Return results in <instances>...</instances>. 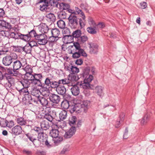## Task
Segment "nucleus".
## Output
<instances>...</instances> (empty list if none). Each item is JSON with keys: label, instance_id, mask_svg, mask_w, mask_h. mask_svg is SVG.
<instances>
[{"label": "nucleus", "instance_id": "1", "mask_svg": "<svg viewBox=\"0 0 155 155\" xmlns=\"http://www.w3.org/2000/svg\"><path fill=\"white\" fill-rule=\"evenodd\" d=\"M24 70L26 72L28 79L30 81L31 84L40 87H43L44 84L41 82L43 78L42 74L33 73L29 65L24 68Z\"/></svg>", "mask_w": 155, "mask_h": 155}, {"label": "nucleus", "instance_id": "2", "mask_svg": "<svg viewBox=\"0 0 155 155\" xmlns=\"http://www.w3.org/2000/svg\"><path fill=\"white\" fill-rule=\"evenodd\" d=\"M34 130L38 134V145H39L42 143H44L45 145L48 147L50 148L51 147V143L47 139L48 135L43 132L42 129L39 127H35Z\"/></svg>", "mask_w": 155, "mask_h": 155}, {"label": "nucleus", "instance_id": "3", "mask_svg": "<svg viewBox=\"0 0 155 155\" xmlns=\"http://www.w3.org/2000/svg\"><path fill=\"white\" fill-rule=\"evenodd\" d=\"M12 77L10 74L5 73L4 74L3 78L2 80L1 84L4 85L6 89H8L12 86Z\"/></svg>", "mask_w": 155, "mask_h": 155}, {"label": "nucleus", "instance_id": "4", "mask_svg": "<svg viewBox=\"0 0 155 155\" xmlns=\"http://www.w3.org/2000/svg\"><path fill=\"white\" fill-rule=\"evenodd\" d=\"M51 36H50L49 34H38L37 36L36 37V40H37L38 43L41 45H45L48 42V39L50 38Z\"/></svg>", "mask_w": 155, "mask_h": 155}, {"label": "nucleus", "instance_id": "5", "mask_svg": "<svg viewBox=\"0 0 155 155\" xmlns=\"http://www.w3.org/2000/svg\"><path fill=\"white\" fill-rule=\"evenodd\" d=\"M79 76L80 78L83 79L84 81L89 83L93 79V76L89 74V70L87 69H84L83 72L79 75Z\"/></svg>", "mask_w": 155, "mask_h": 155}, {"label": "nucleus", "instance_id": "6", "mask_svg": "<svg viewBox=\"0 0 155 155\" xmlns=\"http://www.w3.org/2000/svg\"><path fill=\"white\" fill-rule=\"evenodd\" d=\"M38 34L36 33L35 30L33 29L30 32H28V34L21 35L20 36L21 39L26 41H28L31 40V38H34L36 39V37Z\"/></svg>", "mask_w": 155, "mask_h": 155}, {"label": "nucleus", "instance_id": "7", "mask_svg": "<svg viewBox=\"0 0 155 155\" xmlns=\"http://www.w3.org/2000/svg\"><path fill=\"white\" fill-rule=\"evenodd\" d=\"M69 25L73 28H76L78 25V19L77 17L74 14H71L68 18Z\"/></svg>", "mask_w": 155, "mask_h": 155}, {"label": "nucleus", "instance_id": "8", "mask_svg": "<svg viewBox=\"0 0 155 155\" xmlns=\"http://www.w3.org/2000/svg\"><path fill=\"white\" fill-rule=\"evenodd\" d=\"M47 92L48 94L49 93L48 95L50 101L54 104H58L61 99L60 96L58 94L50 93L48 90H47Z\"/></svg>", "mask_w": 155, "mask_h": 155}, {"label": "nucleus", "instance_id": "9", "mask_svg": "<svg viewBox=\"0 0 155 155\" xmlns=\"http://www.w3.org/2000/svg\"><path fill=\"white\" fill-rule=\"evenodd\" d=\"M79 44L78 42H74L73 45L69 46L68 48V53L69 54H72L78 51L81 49Z\"/></svg>", "mask_w": 155, "mask_h": 155}, {"label": "nucleus", "instance_id": "10", "mask_svg": "<svg viewBox=\"0 0 155 155\" xmlns=\"http://www.w3.org/2000/svg\"><path fill=\"white\" fill-rule=\"evenodd\" d=\"M51 32V35L50 36H51V38H54V40L53 41L52 40L51 41L53 42L56 41L58 39L56 38H60V37H59L60 34V32L59 30L57 28H52L50 31V33Z\"/></svg>", "mask_w": 155, "mask_h": 155}, {"label": "nucleus", "instance_id": "11", "mask_svg": "<svg viewBox=\"0 0 155 155\" xmlns=\"http://www.w3.org/2000/svg\"><path fill=\"white\" fill-rule=\"evenodd\" d=\"M72 57L73 58L76 59L80 57L81 56L84 57L87 56V54L83 49H80L78 51L72 54Z\"/></svg>", "mask_w": 155, "mask_h": 155}, {"label": "nucleus", "instance_id": "12", "mask_svg": "<svg viewBox=\"0 0 155 155\" xmlns=\"http://www.w3.org/2000/svg\"><path fill=\"white\" fill-rule=\"evenodd\" d=\"M76 131V127L74 126H72L68 130L65 131L64 135V137L66 138H71L74 134Z\"/></svg>", "mask_w": 155, "mask_h": 155}, {"label": "nucleus", "instance_id": "13", "mask_svg": "<svg viewBox=\"0 0 155 155\" xmlns=\"http://www.w3.org/2000/svg\"><path fill=\"white\" fill-rule=\"evenodd\" d=\"M13 59L9 55H7L3 58L2 63L4 65L8 66L10 65L13 62Z\"/></svg>", "mask_w": 155, "mask_h": 155}, {"label": "nucleus", "instance_id": "14", "mask_svg": "<svg viewBox=\"0 0 155 155\" xmlns=\"http://www.w3.org/2000/svg\"><path fill=\"white\" fill-rule=\"evenodd\" d=\"M48 1H40L39 3H41L40 9L42 11H46L49 8Z\"/></svg>", "mask_w": 155, "mask_h": 155}, {"label": "nucleus", "instance_id": "15", "mask_svg": "<svg viewBox=\"0 0 155 155\" xmlns=\"http://www.w3.org/2000/svg\"><path fill=\"white\" fill-rule=\"evenodd\" d=\"M22 102L26 105H29L32 102V98L31 94L25 96L23 97Z\"/></svg>", "mask_w": 155, "mask_h": 155}, {"label": "nucleus", "instance_id": "16", "mask_svg": "<svg viewBox=\"0 0 155 155\" xmlns=\"http://www.w3.org/2000/svg\"><path fill=\"white\" fill-rule=\"evenodd\" d=\"M78 84L80 86L81 88L84 89H93V85H91L89 83L87 82H85L84 81L83 82H78Z\"/></svg>", "mask_w": 155, "mask_h": 155}, {"label": "nucleus", "instance_id": "17", "mask_svg": "<svg viewBox=\"0 0 155 155\" xmlns=\"http://www.w3.org/2000/svg\"><path fill=\"white\" fill-rule=\"evenodd\" d=\"M78 85H72L71 87L69 88L71 90L72 94L74 96L78 95L80 93V89Z\"/></svg>", "mask_w": 155, "mask_h": 155}, {"label": "nucleus", "instance_id": "18", "mask_svg": "<svg viewBox=\"0 0 155 155\" xmlns=\"http://www.w3.org/2000/svg\"><path fill=\"white\" fill-rule=\"evenodd\" d=\"M12 133L15 135L20 134L22 131V129L20 126L17 125L12 128Z\"/></svg>", "mask_w": 155, "mask_h": 155}, {"label": "nucleus", "instance_id": "19", "mask_svg": "<svg viewBox=\"0 0 155 155\" xmlns=\"http://www.w3.org/2000/svg\"><path fill=\"white\" fill-rule=\"evenodd\" d=\"M26 76V73L25 74V79L20 81L21 84L23 86V88H28L30 85L31 81L30 80H28Z\"/></svg>", "mask_w": 155, "mask_h": 155}, {"label": "nucleus", "instance_id": "20", "mask_svg": "<svg viewBox=\"0 0 155 155\" xmlns=\"http://www.w3.org/2000/svg\"><path fill=\"white\" fill-rule=\"evenodd\" d=\"M39 31L42 32V34L45 33V34H48L49 29L48 26L45 24L41 25L39 27Z\"/></svg>", "mask_w": 155, "mask_h": 155}, {"label": "nucleus", "instance_id": "21", "mask_svg": "<svg viewBox=\"0 0 155 155\" xmlns=\"http://www.w3.org/2000/svg\"><path fill=\"white\" fill-rule=\"evenodd\" d=\"M60 84H63V85H67L68 87V88L71 87V86L72 85V83L71 82H70V81L68 78V79L64 78L59 80Z\"/></svg>", "mask_w": 155, "mask_h": 155}, {"label": "nucleus", "instance_id": "22", "mask_svg": "<svg viewBox=\"0 0 155 155\" xmlns=\"http://www.w3.org/2000/svg\"><path fill=\"white\" fill-rule=\"evenodd\" d=\"M64 43L66 44H69L73 41V38L71 35H64L63 38Z\"/></svg>", "mask_w": 155, "mask_h": 155}, {"label": "nucleus", "instance_id": "23", "mask_svg": "<svg viewBox=\"0 0 155 155\" xmlns=\"http://www.w3.org/2000/svg\"><path fill=\"white\" fill-rule=\"evenodd\" d=\"M56 91L58 94L62 95H64L66 92V90L65 87L60 85L56 89Z\"/></svg>", "mask_w": 155, "mask_h": 155}, {"label": "nucleus", "instance_id": "24", "mask_svg": "<svg viewBox=\"0 0 155 155\" xmlns=\"http://www.w3.org/2000/svg\"><path fill=\"white\" fill-rule=\"evenodd\" d=\"M54 79L53 76H51V75L50 76L48 75L45 80L44 84L47 86L50 87Z\"/></svg>", "mask_w": 155, "mask_h": 155}, {"label": "nucleus", "instance_id": "25", "mask_svg": "<svg viewBox=\"0 0 155 155\" xmlns=\"http://www.w3.org/2000/svg\"><path fill=\"white\" fill-rule=\"evenodd\" d=\"M17 123L19 125L24 126L26 125L27 124V120L23 117H18L16 119Z\"/></svg>", "mask_w": 155, "mask_h": 155}, {"label": "nucleus", "instance_id": "26", "mask_svg": "<svg viewBox=\"0 0 155 155\" xmlns=\"http://www.w3.org/2000/svg\"><path fill=\"white\" fill-rule=\"evenodd\" d=\"M40 128L42 130H46L49 129L50 127L49 123L47 121L43 120L41 123Z\"/></svg>", "mask_w": 155, "mask_h": 155}, {"label": "nucleus", "instance_id": "27", "mask_svg": "<svg viewBox=\"0 0 155 155\" xmlns=\"http://www.w3.org/2000/svg\"><path fill=\"white\" fill-rule=\"evenodd\" d=\"M59 133L58 130L52 129L50 131V135L53 138H57L59 137Z\"/></svg>", "mask_w": 155, "mask_h": 155}, {"label": "nucleus", "instance_id": "28", "mask_svg": "<svg viewBox=\"0 0 155 155\" xmlns=\"http://www.w3.org/2000/svg\"><path fill=\"white\" fill-rule=\"evenodd\" d=\"M70 82H72V81H76L79 78H80L79 75L77 76L76 74H69L68 77Z\"/></svg>", "mask_w": 155, "mask_h": 155}, {"label": "nucleus", "instance_id": "29", "mask_svg": "<svg viewBox=\"0 0 155 155\" xmlns=\"http://www.w3.org/2000/svg\"><path fill=\"white\" fill-rule=\"evenodd\" d=\"M0 27L2 28H5L9 29L11 28V26L10 24L3 20H0Z\"/></svg>", "mask_w": 155, "mask_h": 155}, {"label": "nucleus", "instance_id": "30", "mask_svg": "<svg viewBox=\"0 0 155 155\" xmlns=\"http://www.w3.org/2000/svg\"><path fill=\"white\" fill-rule=\"evenodd\" d=\"M103 87L101 86H97L95 88V91L100 97L103 96Z\"/></svg>", "mask_w": 155, "mask_h": 155}, {"label": "nucleus", "instance_id": "31", "mask_svg": "<svg viewBox=\"0 0 155 155\" xmlns=\"http://www.w3.org/2000/svg\"><path fill=\"white\" fill-rule=\"evenodd\" d=\"M30 94L35 97H40V95L41 93L38 89L36 87H34L32 90Z\"/></svg>", "mask_w": 155, "mask_h": 155}, {"label": "nucleus", "instance_id": "32", "mask_svg": "<svg viewBox=\"0 0 155 155\" xmlns=\"http://www.w3.org/2000/svg\"><path fill=\"white\" fill-rule=\"evenodd\" d=\"M150 116L147 114H146L143 118L139 120L140 124L142 125H145L149 120Z\"/></svg>", "mask_w": 155, "mask_h": 155}, {"label": "nucleus", "instance_id": "33", "mask_svg": "<svg viewBox=\"0 0 155 155\" xmlns=\"http://www.w3.org/2000/svg\"><path fill=\"white\" fill-rule=\"evenodd\" d=\"M10 34L8 38H12L15 39H18L19 38L21 39L20 35H22L21 33H17L14 32H10L9 31Z\"/></svg>", "mask_w": 155, "mask_h": 155}, {"label": "nucleus", "instance_id": "34", "mask_svg": "<svg viewBox=\"0 0 155 155\" xmlns=\"http://www.w3.org/2000/svg\"><path fill=\"white\" fill-rule=\"evenodd\" d=\"M125 114L124 113H122L119 116V120L117 121L115 124V127L116 128H118L120 126V124L121 122H123L124 120V117Z\"/></svg>", "mask_w": 155, "mask_h": 155}, {"label": "nucleus", "instance_id": "35", "mask_svg": "<svg viewBox=\"0 0 155 155\" xmlns=\"http://www.w3.org/2000/svg\"><path fill=\"white\" fill-rule=\"evenodd\" d=\"M68 70L70 71V72L71 74H76L79 71L78 68L73 66H71V68L68 67Z\"/></svg>", "mask_w": 155, "mask_h": 155}, {"label": "nucleus", "instance_id": "36", "mask_svg": "<svg viewBox=\"0 0 155 155\" xmlns=\"http://www.w3.org/2000/svg\"><path fill=\"white\" fill-rule=\"evenodd\" d=\"M28 88H22L18 91L21 95H23V97L30 94Z\"/></svg>", "mask_w": 155, "mask_h": 155}, {"label": "nucleus", "instance_id": "37", "mask_svg": "<svg viewBox=\"0 0 155 155\" xmlns=\"http://www.w3.org/2000/svg\"><path fill=\"white\" fill-rule=\"evenodd\" d=\"M20 62L19 60H15L13 61V69L15 70H18L21 67V65Z\"/></svg>", "mask_w": 155, "mask_h": 155}, {"label": "nucleus", "instance_id": "38", "mask_svg": "<svg viewBox=\"0 0 155 155\" xmlns=\"http://www.w3.org/2000/svg\"><path fill=\"white\" fill-rule=\"evenodd\" d=\"M39 100V102L42 105L44 106H48V102L47 98L43 97L40 96V99Z\"/></svg>", "mask_w": 155, "mask_h": 155}, {"label": "nucleus", "instance_id": "39", "mask_svg": "<svg viewBox=\"0 0 155 155\" xmlns=\"http://www.w3.org/2000/svg\"><path fill=\"white\" fill-rule=\"evenodd\" d=\"M97 27L91 26L87 28V32L91 34H95L97 33Z\"/></svg>", "mask_w": 155, "mask_h": 155}, {"label": "nucleus", "instance_id": "40", "mask_svg": "<svg viewBox=\"0 0 155 155\" xmlns=\"http://www.w3.org/2000/svg\"><path fill=\"white\" fill-rule=\"evenodd\" d=\"M25 135L28 137V138L35 145H38L37 141H38L36 139L34 138L33 136L29 134H26Z\"/></svg>", "mask_w": 155, "mask_h": 155}, {"label": "nucleus", "instance_id": "41", "mask_svg": "<svg viewBox=\"0 0 155 155\" xmlns=\"http://www.w3.org/2000/svg\"><path fill=\"white\" fill-rule=\"evenodd\" d=\"M75 9L76 12L78 15H79L84 20L85 19V16L82 10L80 9L78 7H75Z\"/></svg>", "mask_w": 155, "mask_h": 155}, {"label": "nucleus", "instance_id": "42", "mask_svg": "<svg viewBox=\"0 0 155 155\" xmlns=\"http://www.w3.org/2000/svg\"><path fill=\"white\" fill-rule=\"evenodd\" d=\"M67 117V112L65 110H62L60 113L59 117L61 120L65 119Z\"/></svg>", "mask_w": 155, "mask_h": 155}, {"label": "nucleus", "instance_id": "43", "mask_svg": "<svg viewBox=\"0 0 155 155\" xmlns=\"http://www.w3.org/2000/svg\"><path fill=\"white\" fill-rule=\"evenodd\" d=\"M77 120V118L76 116H71L69 117V124L72 126L76 124V122Z\"/></svg>", "mask_w": 155, "mask_h": 155}, {"label": "nucleus", "instance_id": "44", "mask_svg": "<svg viewBox=\"0 0 155 155\" xmlns=\"http://www.w3.org/2000/svg\"><path fill=\"white\" fill-rule=\"evenodd\" d=\"M91 102L89 101L85 100L83 102V103L81 105L82 107L84 108V110L87 109L90 107Z\"/></svg>", "mask_w": 155, "mask_h": 155}, {"label": "nucleus", "instance_id": "45", "mask_svg": "<svg viewBox=\"0 0 155 155\" xmlns=\"http://www.w3.org/2000/svg\"><path fill=\"white\" fill-rule=\"evenodd\" d=\"M46 17L48 18L50 21L54 22L55 21L56 17L53 13H50L47 14L46 15Z\"/></svg>", "mask_w": 155, "mask_h": 155}, {"label": "nucleus", "instance_id": "46", "mask_svg": "<svg viewBox=\"0 0 155 155\" xmlns=\"http://www.w3.org/2000/svg\"><path fill=\"white\" fill-rule=\"evenodd\" d=\"M23 47V51H25L27 53H30L31 52L32 48L28 43Z\"/></svg>", "mask_w": 155, "mask_h": 155}, {"label": "nucleus", "instance_id": "47", "mask_svg": "<svg viewBox=\"0 0 155 155\" xmlns=\"http://www.w3.org/2000/svg\"><path fill=\"white\" fill-rule=\"evenodd\" d=\"M90 49L94 53H96L97 51L98 45L95 44H90Z\"/></svg>", "mask_w": 155, "mask_h": 155}, {"label": "nucleus", "instance_id": "48", "mask_svg": "<svg viewBox=\"0 0 155 155\" xmlns=\"http://www.w3.org/2000/svg\"><path fill=\"white\" fill-rule=\"evenodd\" d=\"M61 106L64 109H67L69 107V102L66 100H64L61 103Z\"/></svg>", "mask_w": 155, "mask_h": 155}, {"label": "nucleus", "instance_id": "49", "mask_svg": "<svg viewBox=\"0 0 155 155\" xmlns=\"http://www.w3.org/2000/svg\"><path fill=\"white\" fill-rule=\"evenodd\" d=\"M81 35V31L80 30H77L73 32L72 36L73 38H78L80 37Z\"/></svg>", "mask_w": 155, "mask_h": 155}, {"label": "nucleus", "instance_id": "50", "mask_svg": "<svg viewBox=\"0 0 155 155\" xmlns=\"http://www.w3.org/2000/svg\"><path fill=\"white\" fill-rule=\"evenodd\" d=\"M57 24L58 27L61 29H63L65 27V22L62 20H60L58 21L57 22Z\"/></svg>", "mask_w": 155, "mask_h": 155}, {"label": "nucleus", "instance_id": "51", "mask_svg": "<svg viewBox=\"0 0 155 155\" xmlns=\"http://www.w3.org/2000/svg\"><path fill=\"white\" fill-rule=\"evenodd\" d=\"M44 114L45 115H49L51 114L52 112H53V111H52L51 108L49 107H46L44 110Z\"/></svg>", "mask_w": 155, "mask_h": 155}, {"label": "nucleus", "instance_id": "52", "mask_svg": "<svg viewBox=\"0 0 155 155\" xmlns=\"http://www.w3.org/2000/svg\"><path fill=\"white\" fill-rule=\"evenodd\" d=\"M60 85L59 83V81L58 82H57L56 81H55L54 80L50 85V87H51L52 88H57L59 86V85Z\"/></svg>", "mask_w": 155, "mask_h": 155}, {"label": "nucleus", "instance_id": "53", "mask_svg": "<svg viewBox=\"0 0 155 155\" xmlns=\"http://www.w3.org/2000/svg\"><path fill=\"white\" fill-rule=\"evenodd\" d=\"M13 49L15 51L19 52H21L23 51V47L21 46H14Z\"/></svg>", "mask_w": 155, "mask_h": 155}, {"label": "nucleus", "instance_id": "54", "mask_svg": "<svg viewBox=\"0 0 155 155\" xmlns=\"http://www.w3.org/2000/svg\"><path fill=\"white\" fill-rule=\"evenodd\" d=\"M62 30L63 34L64 35H70V29L67 27H64Z\"/></svg>", "mask_w": 155, "mask_h": 155}, {"label": "nucleus", "instance_id": "55", "mask_svg": "<svg viewBox=\"0 0 155 155\" xmlns=\"http://www.w3.org/2000/svg\"><path fill=\"white\" fill-rule=\"evenodd\" d=\"M10 34L9 31H1L0 32V35L3 36H5L8 38Z\"/></svg>", "mask_w": 155, "mask_h": 155}, {"label": "nucleus", "instance_id": "56", "mask_svg": "<svg viewBox=\"0 0 155 155\" xmlns=\"http://www.w3.org/2000/svg\"><path fill=\"white\" fill-rule=\"evenodd\" d=\"M58 16L61 19H64L66 18V14L63 11L61 12L58 15Z\"/></svg>", "mask_w": 155, "mask_h": 155}, {"label": "nucleus", "instance_id": "57", "mask_svg": "<svg viewBox=\"0 0 155 155\" xmlns=\"http://www.w3.org/2000/svg\"><path fill=\"white\" fill-rule=\"evenodd\" d=\"M19 61L20 62L21 65V67H23V69H24V68L25 67V65L27 64V61L26 59L25 58H21L20 60H19Z\"/></svg>", "mask_w": 155, "mask_h": 155}, {"label": "nucleus", "instance_id": "58", "mask_svg": "<svg viewBox=\"0 0 155 155\" xmlns=\"http://www.w3.org/2000/svg\"><path fill=\"white\" fill-rule=\"evenodd\" d=\"M58 0H50V2L52 6L54 7H57Z\"/></svg>", "mask_w": 155, "mask_h": 155}, {"label": "nucleus", "instance_id": "59", "mask_svg": "<svg viewBox=\"0 0 155 155\" xmlns=\"http://www.w3.org/2000/svg\"><path fill=\"white\" fill-rule=\"evenodd\" d=\"M63 140V138L62 137H58L57 138H55L53 140L55 144L56 145H58Z\"/></svg>", "mask_w": 155, "mask_h": 155}, {"label": "nucleus", "instance_id": "60", "mask_svg": "<svg viewBox=\"0 0 155 155\" xmlns=\"http://www.w3.org/2000/svg\"><path fill=\"white\" fill-rule=\"evenodd\" d=\"M7 120L6 119H3L0 121V125L3 127H7Z\"/></svg>", "mask_w": 155, "mask_h": 155}, {"label": "nucleus", "instance_id": "61", "mask_svg": "<svg viewBox=\"0 0 155 155\" xmlns=\"http://www.w3.org/2000/svg\"><path fill=\"white\" fill-rule=\"evenodd\" d=\"M7 127H8L9 128H11L12 127H13L14 125V122L12 120H11L9 121H8L7 120Z\"/></svg>", "mask_w": 155, "mask_h": 155}, {"label": "nucleus", "instance_id": "62", "mask_svg": "<svg viewBox=\"0 0 155 155\" xmlns=\"http://www.w3.org/2000/svg\"><path fill=\"white\" fill-rule=\"evenodd\" d=\"M44 117L48 121L51 122L52 121L53 119L51 114L49 115H44Z\"/></svg>", "mask_w": 155, "mask_h": 155}, {"label": "nucleus", "instance_id": "63", "mask_svg": "<svg viewBox=\"0 0 155 155\" xmlns=\"http://www.w3.org/2000/svg\"><path fill=\"white\" fill-rule=\"evenodd\" d=\"M69 150V146H66L64 147L63 149L61 150V154H64L66 152Z\"/></svg>", "mask_w": 155, "mask_h": 155}, {"label": "nucleus", "instance_id": "64", "mask_svg": "<svg viewBox=\"0 0 155 155\" xmlns=\"http://www.w3.org/2000/svg\"><path fill=\"white\" fill-rule=\"evenodd\" d=\"M81 41L84 43L87 41L88 40V37L86 35H82L80 37Z\"/></svg>", "mask_w": 155, "mask_h": 155}]
</instances>
